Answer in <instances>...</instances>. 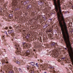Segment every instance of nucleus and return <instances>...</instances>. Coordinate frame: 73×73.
Masks as SVG:
<instances>
[{"instance_id":"nucleus-23","label":"nucleus","mask_w":73,"mask_h":73,"mask_svg":"<svg viewBox=\"0 0 73 73\" xmlns=\"http://www.w3.org/2000/svg\"><path fill=\"white\" fill-rule=\"evenodd\" d=\"M6 64H8V61L6 62Z\"/></svg>"},{"instance_id":"nucleus-2","label":"nucleus","mask_w":73,"mask_h":73,"mask_svg":"<svg viewBox=\"0 0 73 73\" xmlns=\"http://www.w3.org/2000/svg\"><path fill=\"white\" fill-rule=\"evenodd\" d=\"M51 47H54L55 48V50H54L53 51V52H54V53L55 54V53H56V51L57 50V48H56V46H58V44H57V43H55L54 42H51Z\"/></svg>"},{"instance_id":"nucleus-7","label":"nucleus","mask_w":73,"mask_h":73,"mask_svg":"<svg viewBox=\"0 0 73 73\" xmlns=\"http://www.w3.org/2000/svg\"><path fill=\"white\" fill-rule=\"evenodd\" d=\"M11 35L12 36H13V37H14V36H15V33H14V32L12 33Z\"/></svg>"},{"instance_id":"nucleus-20","label":"nucleus","mask_w":73,"mask_h":73,"mask_svg":"<svg viewBox=\"0 0 73 73\" xmlns=\"http://www.w3.org/2000/svg\"><path fill=\"white\" fill-rule=\"evenodd\" d=\"M44 70H46V68L45 67V68H44Z\"/></svg>"},{"instance_id":"nucleus-32","label":"nucleus","mask_w":73,"mask_h":73,"mask_svg":"<svg viewBox=\"0 0 73 73\" xmlns=\"http://www.w3.org/2000/svg\"><path fill=\"white\" fill-rule=\"evenodd\" d=\"M34 51H35V50H34Z\"/></svg>"},{"instance_id":"nucleus-8","label":"nucleus","mask_w":73,"mask_h":73,"mask_svg":"<svg viewBox=\"0 0 73 73\" xmlns=\"http://www.w3.org/2000/svg\"><path fill=\"white\" fill-rule=\"evenodd\" d=\"M27 53H28L29 54H30V51H29V50H28L27 51Z\"/></svg>"},{"instance_id":"nucleus-39","label":"nucleus","mask_w":73,"mask_h":73,"mask_svg":"<svg viewBox=\"0 0 73 73\" xmlns=\"http://www.w3.org/2000/svg\"><path fill=\"white\" fill-rule=\"evenodd\" d=\"M15 46H16V45H15Z\"/></svg>"},{"instance_id":"nucleus-36","label":"nucleus","mask_w":73,"mask_h":73,"mask_svg":"<svg viewBox=\"0 0 73 73\" xmlns=\"http://www.w3.org/2000/svg\"><path fill=\"white\" fill-rule=\"evenodd\" d=\"M41 61H42H42H42V60Z\"/></svg>"},{"instance_id":"nucleus-10","label":"nucleus","mask_w":73,"mask_h":73,"mask_svg":"<svg viewBox=\"0 0 73 73\" xmlns=\"http://www.w3.org/2000/svg\"><path fill=\"white\" fill-rule=\"evenodd\" d=\"M35 66H36V67H37V68H38V67H39V66H38V63H36V64H35Z\"/></svg>"},{"instance_id":"nucleus-37","label":"nucleus","mask_w":73,"mask_h":73,"mask_svg":"<svg viewBox=\"0 0 73 73\" xmlns=\"http://www.w3.org/2000/svg\"><path fill=\"white\" fill-rule=\"evenodd\" d=\"M44 73H46V72H44Z\"/></svg>"},{"instance_id":"nucleus-4","label":"nucleus","mask_w":73,"mask_h":73,"mask_svg":"<svg viewBox=\"0 0 73 73\" xmlns=\"http://www.w3.org/2000/svg\"><path fill=\"white\" fill-rule=\"evenodd\" d=\"M39 5H42V2L41 1H39L38 2Z\"/></svg>"},{"instance_id":"nucleus-28","label":"nucleus","mask_w":73,"mask_h":73,"mask_svg":"<svg viewBox=\"0 0 73 73\" xmlns=\"http://www.w3.org/2000/svg\"><path fill=\"white\" fill-rule=\"evenodd\" d=\"M65 49H66V50H67V48H65Z\"/></svg>"},{"instance_id":"nucleus-34","label":"nucleus","mask_w":73,"mask_h":73,"mask_svg":"<svg viewBox=\"0 0 73 73\" xmlns=\"http://www.w3.org/2000/svg\"><path fill=\"white\" fill-rule=\"evenodd\" d=\"M72 7L73 8V5L72 6Z\"/></svg>"},{"instance_id":"nucleus-15","label":"nucleus","mask_w":73,"mask_h":73,"mask_svg":"<svg viewBox=\"0 0 73 73\" xmlns=\"http://www.w3.org/2000/svg\"><path fill=\"white\" fill-rule=\"evenodd\" d=\"M53 71H52V73H56V71H55V70H52Z\"/></svg>"},{"instance_id":"nucleus-6","label":"nucleus","mask_w":73,"mask_h":73,"mask_svg":"<svg viewBox=\"0 0 73 73\" xmlns=\"http://www.w3.org/2000/svg\"><path fill=\"white\" fill-rule=\"evenodd\" d=\"M9 34H11V33L14 32L13 30H10L8 31Z\"/></svg>"},{"instance_id":"nucleus-38","label":"nucleus","mask_w":73,"mask_h":73,"mask_svg":"<svg viewBox=\"0 0 73 73\" xmlns=\"http://www.w3.org/2000/svg\"><path fill=\"white\" fill-rule=\"evenodd\" d=\"M17 49H18V48H17Z\"/></svg>"},{"instance_id":"nucleus-26","label":"nucleus","mask_w":73,"mask_h":73,"mask_svg":"<svg viewBox=\"0 0 73 73\" xmlns=\"http://www.w3.org/2000/svg\"><path fill=\"white\" fill-rule=\"evenodd\" d=\"M28 36H29V34H28L27 35V37H28Z\"/></svg>"},{"instance_id":"nucleus-3","label":"nucleus","mask_w":73,"mask_h":73,"mask_svg":"<svg viewBox=\"0 0 73 73\" xmlns=\"http://www.w3.org/2000/svg\"><path fill=\"white\" fill-rule=\"evenodd\" d=\"M27 68L28 70L29 69V72L30 73H34V69H33V68H30V67L28 66H27Z\"/></svg>"},{"instance_id":"nucleus-27","label":"nucleus","mask_w":73,"mask_h":73,"mask_svg":"<svg viewBox=\"0 0 73 73\" xmlns=\"http://www.w3.org/2000/svg\"><path fill=\"white\" fill-rule=\"evenodd\" d=\"M21 70V68H19V70Z\"/></svg>"},{"instance_id":"nucleus-25","label":"nucleus","mask_w":73,"mask_h":73,"mask_svg":"<svg viewBox=\"0 0 73 73\" xmlns=\"http://www.w3.org/2000/svg\"><path fill=\"white\" fill-rule=\"evenodd\" d=\"M35 54L34 53H33V54H32V55L33 56H34V55Z\"/></svg>"},{"instance_id":"nucleus-13","label":"nucleus","mask_w":73,"mask_h":73,"mask_svg":"<svg viewBox=\"0 0 73 73\" xmlns=\"http://www.w3.org/2000/svg\"><path fill=\"white\" fill-rule=\"evenodd\" d=\"M16 63L17 64H20V62L18 61H17L16 62Z\"/></svg>"},{"instance_id":"nucleus-22","label":"nucleus","mask_w":73,"mask_h":73,"mask_svg":"<svg viewBox=\"0 0 73 73\" xmlns=\"http://www.w3.org/2000/svg\"><path fill=\"white\" fill-rule=\"evenodd\" d=\"M4 33H6V34H7V33L6 31L4 32Z\"/></svg>"},{"instance_id":"nucleus-18","label":"nucleus","mask_w":73,"mask_h":73,"mask_svg":"<svg viewBox=\"0 0 73 73\" xmlns=\"http://www.w3.org/2000/svg\"><path fill=\"white\" fill-rule=\"evenodd\" d=\"M26 44H25V43H23V47L24 46H25V45Z\"/></svg>"},{"instance_id":"nucleus-1","label":"nucleus","mask_w":73,"mask_h":73,"mask_svg":"<svg viewBox=\"0 0 73 73\" xmlns=\"http://www.w3.org/2000/svg\"><path fill=\"white\" fill-rule=\"evenodd\" d=\"M61 0H53V5L55 11L57 13V18L61 28L63 38L68 49V53H73V48L72 47L70 41V35L68 31L66 23L65 22V18L61 9Z\"/></svg>"},{"instance_id":"nucleus-24","label":"nucleus","mask_w":73,"mask_h":73,"mask_svg":"<svg viewBox=\"0 0 73 73\" xmlns=\"http://www.w3.org/2000/svg\"><path fill=\"white\" fill-rule=\"evenodd\" d=\"M19 45H17V47L18 46V47H19Z\"/></svg>"},{"instance_id":"nucleus-21","label":"nucleus","mask_w":73,"mask_h":73,"mask_svg":"<svg viewBox=\"0 0 73 73\" xmlns=\"http://www.w3.org/2000/svg\"><path fill=\"white\" fill-rule=\"evenodd\" d=\"M48 32H51V30H48Z\"/></svg>"},{"instance_id":"nucleus-31","label":"nucleus","mask_w":73,"mask_h":73,"mask_svg":"<svg viewBox=\"0 0 73 73\" xmlns=\"http://www.w3.org/2000/svg\"><path fill=\"white\" fill-rule=\"evenodd\" d=\"M7 35V36H8V34H7H7H6Z\"/></svg>"},{"instance_id":"nucleus-17","label":"nucleus","mask_w":73,"mask_h":73,"mask_svg":"<svg viewBox=\"0 0 73 73\" xmlns=\"http://www.w3.org/2000/svg\"><path fill=\"white\" fill-rule=\"evenodd\" d=\"M3 62H5V60L3 59L2 60Z\"/></svg>"},{"instance_id":"nucleus-14","label":"nucleus","mask_w":73,"mask_h":73,"mask_svg":"<svg viewBox=\"0 0 73 73\" xmlns=\"http://www.w3.org/2000/svg\"><path fill=\"white\" fill-rule=\"evenodd\" d=\"M50 38H51V39H53V38H52L53 37V36H52V35H50Z\"/></svg>"},{"instance_id":"nucleus-30","label":"nucleus","mask_w":73,"mask_h":73,"mask_svg":"<svg viewBox=\"0 0 73 73\" xmlns=\"http://www.w3.org/2000/svg\"><path fill=\"white\" fill-rule=\"evenodd\" d=\"M11 73H13L12 71H11Z\"/></svg>"},{"instance_id":"nucleus-12","label":"nucleus","mask_w":73,"mask_h":73,"mask_svg":"<svg viewBox=\"0 0 73 73\" xmlns=\"http://www.w3.org/2000/svg\"><path fill=\"white\" fill-rule=\"evenodd\" d=\"M28 45L26 44L25 45L24 47V48H28Z\"/></svg>"},{"instance_id":"nucleus-33","label":"nucleus","mask_w":73,"mask_h":73,"mask_svg":"<svg viewBox=\"0 0 73 73\" xmlns=\"http://www.w3.org/2000/svg\"><path fill=\"white\" fill-rule=\"evenodd\" d=\"M62 58V59H64V58Z\"/></svg>"},{"instance_id":"nucleus-40","label":"nucleus","mask_w":73,"mask_h":73,"mask_svg":"<svg viewBox=\"0 0 73 73\" xmlns=\"http://www.w3.org/2000/svg\"><path fill=\"white\" fill-rule=\"evenodd\" d=\"M1 63H0V64Z\"/></svg>"},{"instance_id":"nucleus-16","label":"nucleus","mask_w":73,"mask_h":73,"mask_svg":"<svg viewBox=\"0 0 73 73\" xmlns=\"http://www.w3.org/2000/svg\"><path fill=\"white\" fill-rule=\"evenodd\" d=\"M8 29V27H6L4 28V29Z\"/></svg>"},{"instance_id":"nucleus-9","label":"nucleus","mask_w":73,"mask_h":73,"mask_svg":"<svg viewBox=\"0 0 73 73\" xmlns=\"http://www.w3.org/2000/svg\"><path fill=\"white\" fill-rule=\"evenodd\" d=\"M31 64H32V65H33V66H35V63H34V62H31Z\"/></svg>"},{"instance_id":"nucleus-35","label":"nucleus","mask_w":73,"mask_h":73,"mask_svg":"<svg viewBox=\"0 0 73 73\" xmlns=\"http://www.w3.org/2000/svg\"><path fill=\"white\" fill-rule=\"evenodd\" d=\"M29 36H30V34H29Z\"/></svg>"},{"instance_id":"nucleus-5","label":"nucleus","mask_w":73,"mask_h":73,"mask_svg":"<svg viewBox=\"0 0 73 73\" xmlns=\"http://www.w3.org/2000/svg\"><path fill=\"white\" fill-rule=\"evenodd\" d=\"M53 68H54L53 67H50V72H52V71H53Z\"/></svg>"},{"instance_id":"nucleus-11","label":"nucleus","mask_w":73,"mask_h":73,"mask_svg":"<svg viewBox=\"0 0 73 73\" xmlns=\"http://www.w3.org/2000/svg\"><path fill=\"white\" fill-rule=\"evenodd\" d=\"M28 7L29 8V9H31L32 8V5H30L28 6Z\"/></svg>"},{"instance_id":"nucleus-19","label":"nucleus","mask_w":73,"mask_h":73,"mask_svg":"<svg viewBox=\"0 0 73 73\" xmlns=\"http://www.w3.org/2000/svg\"><path fill=\"white\" fill-rule=\"evenodd\" d=\"M9 29H12V27H9Z\"/></svg>"},{"instance_id":"nucleus-29","label":"nucleus","mask_w":73,"mask_h":73,"mask_svg":"<svg viewBox=\"0 0 73 73\" xmlns=\"http://www.w3.org/2000/svg\"><path fill=\"white\" fill-rule=\"evenodd\" d=\"M2 37H3V38H4V36H3Z\"/></svg>"}]
</instances>
